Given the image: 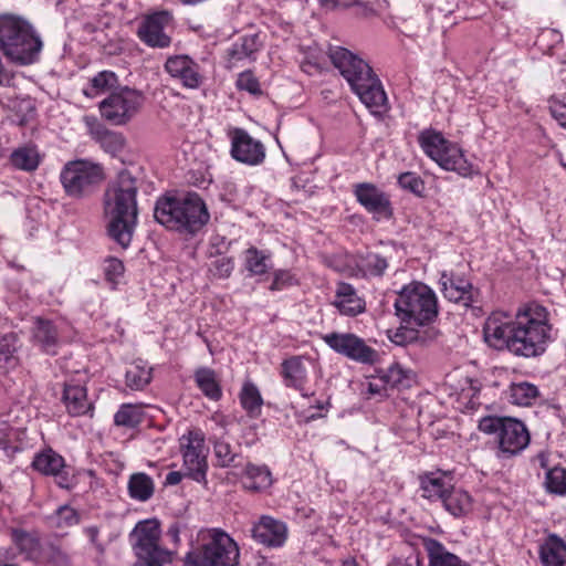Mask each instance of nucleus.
Returning a JSON list of instances; mask_svg holds the SVG:
<instances>
[{
	"mask_svg": "<svg viewBox=\"0 0 566 566\" xmlns=\"http://www.w3.org/2000/svg\"><path fill=\"white\" fill-rule=\"evenodd\" d=\"M12 165L21 170L32 171L38 168L40 164V154L33 146H24L15 149L11 154Z\"/></svg>",
	"mask_w": 566,
	"mask_h": 566,
	"instance_id": "72a5a7b5",
	"label": "nucleus"
},
{
	"mask_svg": "<svg viewBox=\"0 0 566 566\" xmlns=\"http://www.w3.org/2000/svg\"><path fill=\"white\" fill-rule=\"evenodd\" d=\"M129 495H153L154 482L143 472L135 473L128 482Z\"/></svg>",
	"mask_w": 566,
	"mask_h": 566,
	"instance_id": "37998d69",
	"label": "nucleus"
},
{
	"mask_svg": "<svg viewBox=\"0 0 566 566\" xmlns=\"http://www.w3.org/2000/svg\"><path fill=\"white\" fill-rule=\"evenodd\" d=\"M420 485L431 495H450L454 488V476L448 471L429 472L420 476Z\"/></svg>",
	"mask_w": 566,
	"mask_h": 566,
	"instance_id": "5701e85b",
	"label": "nucleus"
},
{
	"mask_svg": "<svg viewBox=\"0 0 566 566\" xmlns=\"http://www.w3.org/2000/svg\"><path fill=\"white\" fill-rule=\"evenodd\" d=\"M240 552L237 543L219 528L200 530L192 549L186 555V566H237Z\"/></svg>",
	"mask_w": 566,
	"mask_h": 566,
	"instance_id": "39448f33",
	"label": "nucleus"
},
{
	"mask_svg": "<svg viewBox=\"0 0 566 566\" xmlns=\"http://www.w3.org/2000/svg\"><path fill=\"white\" fill-rule=\"evenodd\" d=\"M357 1L358 0H321V3L328 9H344L356 4Z\"/></svg>",
	"mask_w": 566,
	"mask_h": 566,
	"instance_id": "bf43d9fd",
	"label": "nucleus"
},
{
	"mask_svg": "<svg viewBox=\"0 0 566 566\" xmlns=\"http://www.w3.org/2000/svg\"><path fill=\"white\" fill-rule=\"evenodd\" d=\"M545 486L547 492L557 495L566 494V469L555 467L546 472Z\"/></svg>",
	"mask_w": 566,
	"mask_h": 566,
	"instance_id": "ea45409f",
	"label": "nucleus"
},
{
	"mask_svg": "<svg viewBox=\"0 0 566 566\" xmlns=\"http://www.w3.org/2000/svg\"><path fill=\"white\" fill-rule=\"evenodd\" d=\"M0 49L11 61L27 65L36 61L42 41L29 22L7 14L0 17Z\"/></svg>",
	"mask_w": 566,
	"mask_h": 566,
	"instance_id": "423d86ee",
	"label": "nucleus"
},
{
	"mask_svg": "<svg viewBox=\"0 0 566 566\" xmlns=\"http://www.w3.org/2000/svg\"><path fill=\"white\" fill-rule=\"evenodd\" d=\"M117 75L112 71H102L91 78L83 94L90 98L97 97L117 85Z\"/></svg>",
	"mask_w": 566,
	"mask_h": 566,
	"instance_id": "7c9ffc66",
	"label": "nucleus"
},
{
	"mask_svg": "<svg viewBox=\"0 0 566 566\" xmlns=\"http://www.w3.org/2000/svg\"><path fill=\"white\" fill-rule=\"evenodd\" d=\"M195 380L199 389L211 400H219L222 391L214 370L201 367L195 373Z\"/></svg>",
	"mask_w": 566,
	"mask_h": 566,
	"instance_id": "c756f323",
	"label": "nucleus"
},
{
	"mask_svg": "<svg viewBox=\"0 0 566 566\" xmlns=\"http://www.w3.org/2000/svg\"><path fill=\"white\" fill-rule=\"evenodd\" d=\"M214 455L221 467H230L234 463L238 454L232 450L230 443L218 440L214 443Z\"/></svg>",
	"mask_w": 566,
	"mask_h": 566,
	"instance_id": "49530a36",
	"label": "nucleus"
},
{
	"mask_svg": "<svg viewBox=\"0 0 566 566\" xmlns=\"http://www.w3.org/2000/svg\"><path fill=\"white\" fill-rule=\"evenodd\" d=\"M418 142L423 153L442 169L454 171L462 177H469L475 172L462 148L446 139L441 133L426 129L419 134Z\"/></svg>",
	"mask_w": 566,
	"mask_h": 566,
	"instance_id": "6e6552de",
	"label": "nucleus"
},
{
	"mask_svg": "<svg viewBox=\"0 0 566 566\" xmlns=\"http://www.w3.org/2000/svg\"><path fill=\"white\" fill-rule=\"evenodd\" d=\"M329 59L366 107L377 113L385 106L386 93L366 61L342 46L331 49Z\"/></svg>",
	"mask_w": 566,
	"mask_h": 566,
	"instance_id": "7ed1b4c3",
	"label": "nucleus"
},
{
	"mask_svg": "<svg viewBox=\"0 0 566 566\" xmlns=\"http://www.w3.org/2000/svg\"><path fill=\"white\" fill-rule=\"evenodd\" d=\"M389 566H420V562H419L418 556L410 555L405 559L398 558V559L392 560L389 564Z\"/></svg>",
	"mask_w": 566,
	"mask_h": 566,
	"instance_id": "052dcab7",
	"label": "nucleus"
},
{
	"mask_svg": "<svg viewBox=\"0 0 566 566\" xmlns=\"http://www.w3.org/2000/svg\"><path fill=\"white\" fill-rule=\"evenodd\" d=\"M272 484L270 470L265 467L249 464L243 478V485L252 492H263Z\"/></svg>",
	"mask_w": 566,
	"mask_h": 566,
	"instance_id": "bb28decb",
	"label": "nucleus"
},
{
	"mask_svg": "<svg viewBox=\"0 0 566 566\" xmlns=\"http://www.w3.org/2000/svg\"><path fill=\"white\" fill-rule=\"evenodd\" d=\"M86 532H87V535L90 536L91 541H92L93 543H95V542H96V538H97V534H98L97 528H95V527H90V528H87V531H86Z\"/></svg>",
	"mask_w": 566,
	"mask_h": 566,
	"instance_id": "69168bd1",
	"label": "nucleus"
},
{
	"mask_svg": "<svg viewBox=\"0 0 566 566\" xmlns=\"http://www.w3.org/2000/svg\"><path fill=\"white\" fill-rule=\"evenodd\" d=\"M258 49L256 36H244L240 43L233 44L230 50L231 60L240 61L250 57Z\"/></svg>",
	"mask_w": 566,
	"mask_h": 566,
	"instance_id": "c03bdc74",
	"label": "nucleus"
},
{
	"mask_svg": "<svg viewBox=\"0 0 566 566\" xmlns=\"http://www.w3.org/2000/svg\"><path fill=\"white\" fill-rule=\"evenodd\" d=\"M11 442V430L7 427L0 428V444Z\"/></svg>",
	"mask_w": 566,
	"mask_h": 566,
	"instance_id": "e2e57ef3",
	"label": "nucleus"
},
{
	"mask_svg": "<svg viewBox=\"0 0 566 566\" xmlns=\"http://www.w3.org/2000/svg\"><path fill=\"white\" fill-rule=\"evenodd\" d=\"M424 548L428 553L429 566H469L457 555L448 552L446 547L436 539H427L424 542Z\"/></svg>",
	"mask_w": 566,
	"mask_h": 566,
	"instance_id": "393cba45",
	"label": "nucleus"
},
{
	"mask_svg": "<svg viewBox=\"0 0 566 566\" xmlns=\"http://www.w3.org/2000/svg\"><path fill=\"white\" fill-rule=\"evenodd\" d=\"M398 184L402 189L419 197L422 196L426 188L424 181L417 174L411 171L400 174L398 177Z\"/></svg>",
	"mask_w": 566,
	"mask_h": 566,
	"instance_id": "a18cd8bd",
	"label": "nucleus"
},
{
	"mask_svg": "<svg viewBox=\"0 0 566 566\" xmlns=\"http://www.w3.org/2000/svg\"><path fill=\"white\" fill-rule=\"evenodd\" d=\"M184 475L178 472V471H170L167 473L165 480H164V485L168 486V485H177L181 482Z\"/></svg>",
	"mask_w": 566,
	"mask_h": 566,
	"instance_id": "680f3d73",
	"label": "nucleus"
},
{
	"mask_svg": "<svg viewBox=\"0 0 566 566\" xmlns=\"http://www.w3.org/2000/svg\"><path fill=\"white\" fill-rule=\"evenodd\" d=\"M98 142L101 147L112 155L119 154L124 149L126 143L125 137L120 133L111 130L102 132L98 136Z\"/></svg>",
	"mask_w": 566,
	"mask_h": 566,
	"instance_id": "79ce46f5",
	"label": "nucleus"
},
{
	"mask_svg": "<svg viewBox=\"0 0 566 566\" xmlns=\"http://www.w3.org/2000/svg\"><path fill=\"white\" fill-rule=\"evenodd\" d=\"M17 336L13 333L0 335V355L8 359L17 349Z\"/></svg>",
	"mask_w": 566,
	"mask_h": 566,
	"instance_id": "13d9d810",
	"label": "nucleus"
},
{
	"mask_svg": "<svg viewBox=\"0 0 566 566\" xmlns=\"http://www.w3.org/2000/svg\"><path fill=\"white\" fill-rule=\"evenodd\" d=\"M237 87L253 95H260L262 93L258 78L250 71H244L239 74Z\"/></svg>",
	"mask_w": 566,
	"mask_h": 566,
	"instance_id": "09e8293b",
	"label": "nucleus"
},
{
	"mask_svg": "<svg viewBox=\"0 0 566 566\" xmlns=\"http://www.w3.org/2000/svg\"><path fill=\"white\" fill-rule=\"evenodd\" d=\"M231 156L239 163L256 166L265 158L264 145L242 128L231 133Z\"/></svg>",
	"mask_w": 566,
	"mask_h": 566,
	"instance_id": "2eb2a0df",
	"label": "nucleus"
},
{
	"mask_svg": "<svg viewBox=\"0 0 566 566\" xmlns=\"http://www.w3.org/2000/svg\"><path fill=\"white\" fill-rule=\"evenodd\" d=\"M130 538L137 557L134 566H164L170 562V553L159 546L160 530L156 520L139 522Z\"/></svg>",
	"mask_w": 566,
	"mask_h": 566,
	"instance_id": "9d476101",
	"label": "nucleus"
},
{
	"mask_svg": "<svg viewBox=\"0 0 566 566\" xmlns=\"http://www.w3.org/2000/svg\"><path fill=\"white\" fill-rule=\"evenodd\" d=\"M441 290L448 300L452 302H459L465 298V295L470 293L471 284L464 280L454 282L446 273L440 279Z\"/></svg>",
	"mask_w": 566,
	"mask_h": 566,
	"instance_id": "c9c22d12",
	"label": "nucleus"
},
{
	"mask_svg": "<svg viewBox=\"0 0 566 566\" xmlns=\"http://www.w3.org/2000/svg\"><path fill=\"white\" fill-rule=\"evenodd\" d=\"M63 401L71 416H83L92 409L86 388L80 382L64 385Z\"/></svg>",
	"mask_w": 566,
	"mask_h": 566,
	"instance_id": "4be33fe9",
	"label": "nucleus"
},
{
	"mask_svg": "<svg viewBox=\"0 0 566 566\" xmlns=\"http://www.w3.org/2000/svg\"><path fill=\"white\" fill-rule=\"evenodd\" d=\"M549 112L552 116L558 122V124L566 129V95L562 98H551Z\"/></svg>",
	"mask_w": 566,
	"mask_h": 566,
	"instance_id": "864d4df0",
	"label": "nucleus"
},
{
	"mask_svg": "<svg viewBox=\"0 0 566 566\" xmlns=\"http://www.w3.org/2000/svg\"><path fill=\"white\" fill-rule=\"evenodd\" d=\"M125 378L130 389L142 390L151 380V367L143 360H137L128 366Z\"/></svg>",
	"mask_w": 566,
	"mask_h": 566,
	"instance_id": "473e14b6",
	"label": "nucleus"
},
{
	"mask_svg": "<svg viewBox=\"0 0 566 566\" xmlns=\"http://www.w3.org/2000/svg\"><path fill=\"white\" fill-rule=\"evenodd\" d=\"M32 465L36 471L45 475L54 476L56 484L62 489H69L71 486V480L64 472V459L56 452L46 450L36 454Z\"/></svg>",
	"mask_w": 566,
	"mask_h": 566,
	"instance_id": "412c9836",
	"label": "nucleus"
},
{
	"mask_svg": "<svg viewBox=\"0 0 566 566\" xmlns=\"http://www.w3.org/2000/svg\"><path fill=\"white\" fill-rule=\"evenodd\" d=\"M538 395V388L527 381L513 382L507 390L509 401L513 405L522 407L533 405Z\"/></svg>",
	"mask_w": 566,
	"mask_h": 566,
	"instance_id": "cd10ccee",
	"label": "nucleus"
},
{
	"mask_svg": "<svg viewBox=\"0 0 566 566\" xmlns=\"http://www.w3.org/2000/svg\"><path fill=\"white\" fill-rule=\"evenodd\" d=\"M137 181L126 170L120 171L104 195V212L109 235L123 248L132 241L137 223Z\"/></svg>",
	"mask_w": 566,
	"mask_h": 566,
	"instance_id": "f03ea898",
	"label": "nucleus"
},
{
	"mask_svg": "<svg viewBox=\"0 0 566 566\" xmlns=\"http://www.w3.org/2000/svg\"><path fill=\"white\" fill-rule=\"evenodd\" d=\"M323 340L335 353L363 365H374L378 361V352L353 333H329Z\"/></svg>",
	"mask_w": 566,
	"mask_h": 566,
	"instance_id": "ddd939ff",
	"label": "nucleus"
},
{
	"mask_svg": "<svg viewBox=\"0 0 566 566\" xmlns=\"http://www.w3.org/2000/svg\"><path fill=\"white\" fill-rule=\"evenodd\" d=\"M83 476H84L85 479H88L91 484H92L93 482H94V483H97V480H96V478H95V475H94V473H93L92 471H86V472H84V473H83Z\"/></svg>",
	"mask_w": 566,
	"mask_h": 566,
	"instance_id": "774afa93",
	"label": "nucleus"
},
{
	"mask_svg": "<svg viewBox=\"0 0 566 566\" xmlns=\"http://www.w3.org/2000/svg\"><path fill=\"white\" fill-rule=\"evenodd\" d=\"M442 506L454 517H462L474 510L472 497H437Z\"/></svg>",
	"mask_w": 566,
	"mask_h": 566,
	"instance_id": "4c0bfd02",
	"label": "nucleus"
},
{
	"mask_svg": "<svg viewBox=\"0 0 566 566\" xmlns=\"http://www.w3.org/2000/svg\"><path fill=\"white\" fill-rule=\"evenodd\" d=\"M11 539L20 553L28 556H32L40 551V541L35 533L13 528L11 531Z\"/></svg>",
	"mask_w": 566,
	"mask_h": 566,
	"instance_id": "f704fd0d",
	"label": "nucleus"
},
{
	"mask_svg": "<svg viewBox=\"0 0 566 566\" xmlns=\"http://www.w3.org/2000/svg\"><path fill=\"white\" fill-rule=\"evenodd\" d=\"M397 316L410 326H422L438 315L434 292L426 284L412 282L401 289L395 301Z\"/></svg>",
	"mask_w": 566,
	"mask_h": 566,
	"instance_id": "0eeeda50",
	"label": "nucleus"
},
{
	"mask_svg": "<svg viewBox=\"0 0 566 566\" xmlns=\"http://www.w3.org/2000/svg\"><path fill=\"white\" fill-rule=\"evenodd\" d=\"M168 536L171 538L174 543L179 542V528L177 525H171L168 530Z\"/></svg>",
	"mask_w": 566,
	"mask_h": 566,
	"instance_id": "0e129e2a",
	"label": "nucleus"
},
{
	"mask_svg": "<svg viewBox=\"0 0 566 566\" xmlns=\"http://www.w3.org/2000/svg\"><path fill=\"white\" fill-rule=\"evenodd\" d=\"M387 334L388 338L398 346H405L416 339V331L405 326L388 331Z\"/></svg>",
	"mask_w": 566,
	"mask_h": 566,
	"instance_id": "3c124183",
	"label": "nucleus"
},
{
	"mask_svg": "<svg viewBox=\"0 0 566 566\" xmlns=\"http://www.w3.org/2000/svg\"><path fill=\"white\" fill-rule=\"evenodd\" d=\"M479 429L495 436L500 458L517 455L528 446L531 439L526 426L510 417H484L479 422Z\"/></svg>",
	"mask_w": 566,
	"mask_h": 566,
	"instance_id": "1a4fd4ad",
	"label": "nucleus"
},
{
	"mask_svg": "<svg viewBox=\"0 0 566 566\" xmlns=\"http://www.w3.org/2000/svg\"><path fill=\"white\" fill-rule=\"evenodd\" d=\"M56 520L59 526H73L77 524L78 515L73 507L64 505L57 509Z\"/></svg>",
	"mask_w": 566,
	"mask_h": 566,
	"instance_id": "5fc2aeb1",
	"label": "nucleus"
},
{
	"mask_svg": "<svg viewBox=\"0 0 566 566\" xmlns=\"http://www.w3.org/2000/svg\"><path fill=\"white\" fill-rule=\"evenodd\" d=\"M167 73L187 88H198L202 83L199 65L188 55H174L165 63Z\"/></svg>",
	"mask_w": 566,
	"mask_h": 566,
	"instance_id": "a211bd4d",
	"label": "nucleus"
},
{
	"mask_svg": "<svg viewBox=\"0 0 566 566\" xmlns=\"http://www.w3.org/2000/svg\"><path fill=\"white\" fill-rule=\"evenodd\" d=\"M154 217L156 221L172 230L196 232L209 220L203 200L197 193L185 197H164L157 200Z\"/></svg>",
	"mask_w": 566,
	"mask_h": 566,
	"instance_id": "20e7f679",
	"label": "nucleus"
},
{
	"mask_svg": "<svg viewBox=\"0 0 566 566\" xmlns=\"http://www.w3.org/2000/svg\"><path fill=\"white\" fill-rule=\"evenodd\" d=\"M385 378L386 381L392 387L406 386L407 381L409 380L408 371H406L398 364H395L388 368Z\"/></svg>",
	"mask_w": 566,
	"mask_h": 566,
	"instance_id": "603ef678",
	"label": "nucleus"
},
{
	"mask_svg": "<svg viewBox=\"0 0 566 566\" xmlns=\"http://www.w3.org/2000/svg\"><path fill=\"white\" fill-rule=\"evenodd\" d=\"M357 201L374 216L376 220L390 219L392 208L389 197L373 184L364 182L355 186Z\"/></svg>",
	"mask_w": 566,
	"mask_h": 566,
	"instance_id": "dca6fc26",
	"label": "nucleus"
},
{
	"mask_svg": "<svg viewBox=\"0 0 566 566\" xmlns=\"http://www.w3.org/2000/svg\"><path fill=\"white\" fill-rule=\"evenodd\" d=\"M552 329L548 310L533 301L522 304L513 316L493 312L484 323L483 338L493 349L535 358L545 353L552 340Z\"/></svg>",
	"mask_w": 566,
	"mask_h": 566,
	"instance_id": "f257e3e1",
	"label": "nucleus"
},
{
	"mask_svg": "<svg viewBox=\"0 0 566 566\" xmlns=\"http://www.w3.org/2000/svg\"><path fill=\"white\" fill-rule=\"evenodd\" d=\"M457 374L449 376V382L452 388L459 394L461 398H472L475 396V394L479 391V388L475 386V382L468 378V377H461L459 379V386H455L453 381L457 379Z\"/></svg>",
	"mask_w": 566,
	"mask_h": 566,
	"instance_id": "de8ad7c7",
	"label": "nucleus"
},
{
	"mask_svg": "<svg viewBox=\"0 0 566 566\" xmlns=\"http://www.w3.org/2000/svg\"><path fill=\"white\" fill-rule=\"evenodd\" d=\"M171 15L167 11L155 12L145 18L138 28V36L147 45L153 48H167L171 40L165 33L170 23Z\"/></svg>",
	"mask_w": 566,
	"mask_h": 566,
	"instance_id": "f3484780",
	"label": "nucleus"
},
{
	"mask_svg": "<svg viewBox=\"0 0 566 566\" xmlns=\"http://www.w3.org/2000/svg\"><path fill=\"white\" fill-rule=\"evenodd\" d=\"M61 182L69 196L82 197L90 193L104 178L99 164L78 159L67 163L61 171Z\"/></svg>",
	"mask_w": 566,
	"mask_h": 566,
	"instance_id": "9b49d317",
	"label": "nucleus"
},
{
	"mask_svg": "<svg viewBox=\"0 0 566 566\" xmlns=\"http://www.w3.org/2000/svg\"><path fill=\"white\" fill-rule=\"evenodd\" d=\"M144 101L142 92L123 86L113 91L99 103V112L107 122L114 125H125L137 115Z\"/></svg>",
	"mask_w": 566,
	"mask_h": 566,
	"instance_id": "f8f14e48",
	"label": "nucleus"
},
{
	"mask_svg": "<svg viewBox=\"0 0 566 566\" xmlns=\"http://www.w3.org/2000/svg\"><path fill=\"white\" fill-rule=\"evenodd\" d=\"M33 338L44 352L51 354L55 353L54 348L57 344V332L50 321L36 318L33 329Z\"/></svg>",
	"mask_w": 566,
	"mask_h": 566,
	"instance_id": "c85d7f7f",
	"label": "nucleus"
},
{
	"mask_svg": "<svg viewBox=\"0 0 566 566\" xmlns=\"http://www.w3.org/2000/svg\"><path fill=\"white\" fill-rule=\"evenodd\" d=\"M312 366V359L306 356H291L284 359L280 371L284 385L303 391L308 382V373Z\"/></svg>",
	"mask_w": 566,
	"mask_h": 566,
	"instance_id": "6ab92c4d",
	"label": "nucleus"
},
{
	"mask_svg": "<svg viewBox=\"0 0 566 566\" xmlns=\"http://www.w3.org/2000/svg\"><path fill=\"white\" fill-rule=\"evenodd\" d=\"M203 442L205 439L201 431H189L180 438L184 467L188 474L198 482L205 479L207 471Z\"/></svg>",
	"mask_w": 566,
	"mask_h": 566,
	"instance_id": "4468645a",
	"label": "nucleus"
},
{
	"mask_svg": "<svg viewBox=\"0 0 566 566\" xmlns=\"http://www.w3.org/2000/svg\"><path fill=\"white\" fill-rule=\"evenodd\" d=\"M212 273L220 279L229 277L233 271L234 264L232 259L227 256L218 258L212 264Z\"/></svg>",
	"mask_w": 566,
	"mask_h": 566,
	"instance_id": "6e6d98bb",
	"label": "nucleus"
},
{
	"mask_svg": "<svg viewBox=\"0 0 566 566\" xmlns=\"http://www.w3.org/2000/svg\"><path fill=\"white\" fill-rule=\"evenodd\" d=\"M240 401L243 409L251 417H258L260 415L263 400L259 389L253 384H244L240 394Z\"/></svg>",
	"mask_w": 566,
	"mask_h": 566,
	"instance_id": "e433bc0d",
	"label": "nucleus"
},
{
	"mask_svg": "<svg viewBox=\"0 0 566 566\" xmlns=\"http://www.w3.org/2000/svg\"><path fill=\"white\" fill-rule=\"evenodd\" d=\"M334 305L344 315L354 316L365 310V302L357 295L355 289L347 283H339L336 289Z\"/></svg>",
	"mask_w": 566,
	"mask_h": 566,
	"instance_id": "b1692460",
	"label": "nucleus"
},
{
	"mask_svg": "<svg viewBox=\"0 0 566 566\" xmlns=\"http://www.w3.org/2000/svg\"><path fill=\"white\" fill-rule=\"evenodd\" d=\"M104 272L106 280L113 285H117L119 283L120 277L124 274V264L120 260L112 258L106 260Z\"/></svg>",
	"mask_w": 566,
	"mask_h": 566,
	"instance_id": "8fccbe9b",
	"label": "nucleus"
},
{
	"mask_svg": "<svg viewBox=\"0 0 566 566\" xmlns=\"http://www.w3.org/2000/svg\"><path fill=\"white\" fill-rule=\"evenodd\" d=\"M244 268L250 275H263L272 268L271 256L254 247L244 252Z\"/></svg>",
	"mask_w": 566,
	"mask_h": 566,
	"instance_id": "2f4dec72",
	"label": "nucleus"
},
{
	"mask_svg": "<svg viewBox=\"0 0 566 566\" xmlns=\"http://www.w3.org/2000/svg\"><path fill=\"white\" fill-rule=\"evenodd\" d=\"M356 268L358 272L364 274H381L387 268V262L378 254L369 253L366 256H360L356 261Z\"/></svg>",
	"mask_w": 566,
	"mask_h": 566,
	"instance_id": "a19ab883",
	"label": "nucleus"
},
{
	"mask_svg": "<svg viewBox=\"0 0 566 566\" xmlns=\"http://www.w3.org/2000/svg\"><path fill=\"white\" fill-rule=\"evenodd\" d=\"M295 279L290 271L277 270L274 272V279L270 286L271 291H280L289 285L294 284Z\"/></svg>",
	"mask_w": 566,
	"mask_h": 566,
	"instance_id": "4d7b16f0",
	"label": "nucleus"
},
{
	"mask_svg": "<svg viewBox=\"0 0 566 566\" xmlns=\"http://www.w3.org/2000/svg\"><path fill=\"white\" fill-rule=\"evenodd\" d=\"M543 566H566V544L556 535H551L541 546Z\"/></svg>",
	"mask_w": 566,
	"mask_h": 566,
	"instance_id": "a878e982",
	"label": "nucleus"
},
{
	"mask_svg": "<svg viewBox=\"0 0 566 566\" xmlns=\"http://www.w3.org/2000/svg\"><path fill=\"white\" fill-rule=\"evenodd\" d=\"M143 411L136 405H123L114 416L117 426L134 428L142 422Z\"/></svg>",
	"mask_w": 566,
	"mask_h": 566,
	"instance_id": "58836bf2",
	"label": "nucleus"
},
{
	"mask_svg": "<svg viewBox=\"0 0 566 566\" xmlns=\"http://www.w3.org/2000/svg\"><path fill=\"white\" fill-rule=\"evenodd\" d=\"M251 532L258 543L268 547H280L287 538L286 525L270 516H262Z\"/></svg>",
	"mask_w": 566,
	"mask_h": 566,
	"instance_id": "aec40b11",
	"label": "nucleus"
},
{
	"mask_svg": "<svg viewBox=\"0 0 566 566\" xmlns=\"http://www.w3.org/2000/svg\"><path fill=\"white\" fill-rule=\"evenodd\" d=\"M343 566H359L357 560L353 557H348L342 562Z\"/></svg>",
	"mask_w": 566,
	"mask_h": 566,
	"instance_id": "338daca9",
	"label": "nucleus"
}]
</instances>
